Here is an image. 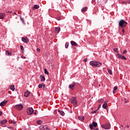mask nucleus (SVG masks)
<instances>
[{
  "label": "nucleus",
  "mask_w": 130,
  "mask_h": 130,
  "mask_svg": "<svg viewBox=\"0 0 130 130\" xmlns=\"http://www.w3.org/2000/svg\"><path fill=\"white\" fill-rule=\"evenodd\" d=\"M65 47H66V48H69V43H66L65 44Z\"/></svg>",
  "instance_id": "33"
},
{
  "label": "nucleus",
  "mask_w": 130,
  "mask_h": 130,
  "mask_svg": "<svg viewBox=\"0 0 130 130\" xmlns=\"http://www.w3.org/2000/svg\"><path fill=\"white\" fill-rule=\"evenodd\" d=\"M117 89V86H115L114 87V91H116V89Z\"/></svg>",
  "instance_id": "39"
},
{
  "label": "nucleus",
  "mask_w": 130,
  "mask_h": 130,
  "mask_svg": "<svg viewBox=\"0 0 130 130\" xmlns=\"http://www.w3.org/2000/svg\"><path fill=\"white\" fill-rule=\"evenodd\" d=\"M43 88V89H44V88H45V84H43V83H42V84H40L39 85V88L40 89H41V88Z\"/></svg>",
  "instance_id": "18"
},
{
  "label": "nucleus",
  "mask_w": 130,
  "mask_h": 130,
  "mask_svg": "<svg viewBox=\"0 0 130 130\" xmlns=\"http://www.w3.org/2000/svg\"><path fill=\"white\" fill-rule=\"evenodd\" d=\"M92 125L94 127H97V125H98V124H97V122H95V121H93L92 122Z\"/></svg>",
  "instance_id": "25"
},
{
  "label": "nucleus",
  "mask_w": 130,
  "mask_h": 130,
  "mask_svg": "<svg viewBox=\"0 0 130 130\" xmlns=\"http://www.w3.org/2000/svg\"><path fill=\"white\" fill-rule=\"evenodd\" d=\"M71 45H73V46H78V44H77V43H76V42H75L74 41H72L71 42Z\"/></svg>",
  "instance_id": "15"
},
{
  "label": "nucleus",
  "mask_w": 130,
  "mask_h": 130,
  "mask_svg": "<svg viewBox=\"0 0 130 130\" xmlns=\"http://www.w3.org/2000/svg\"><path fill=\"white\" fill-rule=\"evenodd\" d=\"M7 122H8V120H7V119L2 120L0 122L1 124H6V123H7Z\"/></svg>",
  "instance_id": "17"
},
{
  "label": "nucleus",
  "mask_w": 130,
  "mask_h": 130,
  "mask_svg": "<svg viewBox=\"0 0 130 130\" xmlns=\"http://www.w3.org/2000/svg\"><path fill=\"white\" fill-rule=\"evenodd\" d=\"M89 128H90V129H93L94 128L93 127V124H89Z\"/></svg>",
  "instance_id": "31"
},
{
  "label": "nucleus",
  "mask_w": 130,
  "mask_h": 130,
  "mask_svg": "<svg viewBox=\"0 0 130 130\" xmlns=\"http://www.w3.org/2000/svg\"><path fill=\"white\" fill-rule=\"evenodd\" d=\"M128 127H129V126H128V125H126L125 126L126 128H128Z\"/></svg>",
  "instance_id": "47"
},
{
  "label": "nucleus",
  "mask_w": 130,
  "mask_h": 130,
  "mask_svg": "<svg viewBox=\"0 0 130 130\" xmlns=\"http://www.w3.org/2000/svg\"><path fill=\"white\" fill-rule=\"evenodd\" d=\"M5 17H6V14L5 13H0V19H5Z\"/></svg>",
  "instance_id": "12"
},
{
  "label": "nucleus",
  "mask_w": 130,
  "mask_h": 130,
  "mask_svg": "<svg viewBox=\"0 0 130 130\" xmlns=\"http://www.w3.org/2000/svg\"><path fill=\"white\" fill-rule=\"evenodd\" d=\"M12 123H13V124H16V123H17V122L13 121Z\"/></svg>",
  "instance_id": "46"
},
{
  "label": "nucleus",
  "mask_w": 130,
  "mask_h": 130,
  "mask_svg": "<svg viewBox=\"0 0 130 130\" xmlns=\"http://www.w3.org/2000/svg\"><path fill=\"white\" fill-rule=\"evenodd\" d=\"M108 107V105H107V101H105L104 104L103 105V108L104 109H107Z\"/></svg>",
  "instance_id": "10"
},
{
  "label": "nucleus",
  "mask_w": 130,
  "mask_h": 130,
  "mask_svg": "<svg viewBox=\"0 0 130 130\" xmlns=\"http://www.w3.org/2000/svg\"><path fill=\"white\" fill-rule=\"evenodd\" d=\"M100 108H101V104L99 105L97 110H99V109H100Z\"/></svg>",
  "instance_id": "37"
},
{
  "label": "nucleus",
  "mask_w": 130,
  "mask_h": 130,
  "mask_svg": "<svg viewBox=\"0 0 130 130\" xmlns=\"http://www.w3.org/2000/svg\"><path fill=\"white\" fill-rule=\"evenodd\" d=\"M98 110H95V111H93L91 112V113L92 114H94V113H97V111H98Z\"/></svg>",
  "instance_id": "35"
},
{
  "label": "nucleus",
  "mask_w": 130,
  "mask_h": 130,
  "mask_svg": "<svg viewBox=\"0 0 130 130\" xmlns=\"http://www.w3.org/2000/svg\"><path fill=\"white\" fill-rule=\"evenodd\" d=\"M21 58H23V59L26 58V57L24 56H21Z\"/></svg>",
  "instance_id": "44"
},
{
  "label": "nucleus",
  "mask_w": 130,
  "mask_h": 130,
  "mask_svg": "<svg viewBox=\"0 0 130 130\" xmlns=\"http://www.w3.org/2000/svg\"><path fill=\"white\" fill-rule=\"evenodd\" d=\"M71 103L72 104H73L74 106H77V105H78V101H77L76 97H73L71 99Z\"/></svg>",
  "instance_id": "3"
},
{
  "label": "nucleus",
  "mask_w": 130,
  "mask_h": 130,
  "mask_svg": "<svg viewBox=\"0 0 130 130\" xmlns=\"http://www.w3.org/2000/svg\"><path fill=\"white\" fill-rule=\"evenodd\" d=\"M3 114V112L2 111H0V116Z\"/></svg>",
  "instance_id": "45"
},
{
  "label": "nucleus",
  "mask_w": 130,
  "mask_h": 130,
  "mask_svg": "<svg viewBox=\"0 0 130 130\" xmlns=\"http://www.w3.org/2000/svg\"><path fill=\"white\" fill-rule=\"evenodd\" d=\"M15 15H17V13L16 12H14Z\"/></svg>",
  "instance_id": "52"
},
{
  "label": "nucleus",
  "mask_w": 130,
  "mask_h": 130,
  "mask_svg": "<svg viewBox=\"0 0 130 130\" xmlns=\"http://www.w3.org/2000/svg\"><path fill=\"white\" fill-rule=\"evenodd\" d=\"M113 50L115 51V52H118V50L116 48H114Z\"/></svg>",
  "instance_id": "34"
},
{
  "label": "nucleus",
  "mask_w": 130,
  "mask_h": 130,
  "mask_svg": "<svg viewBox=\"0 0 130 130\" xmlns=\"http://www.w3.org/2000/svg\"><path fill=\"white\" fill-rule=\"evenodd\" d=\"M26 111L27 112V114L28 115H31L33 114V112H34V110L32 108H28L27 110Z\"/></svg>",
  "instance_id": "4"
},
{
  "label": "nucleus",
  "mask_w": 130,
  "mask_h": 130,
  "mask_svg": "<svg viewBox=\"0 0 130 130\" xmlns=\"http://www.w3.org/2000/svg\"><path fill=\"white\" fill-rule=\"evenodd\" d=\"M75 86H76V82H73L72 84L69 85V88L71 89V90H73Z\"/></svg>",
  "instance_id": "8"
},
{
  "label": "nucleus",
  "mask_w": 130,
  "mask_h": 130,
  "mask_svg": "<svg viewBox=\"0 0 130 130\" xmlns=\"http://www.w3.org/2000/svg\"><path fill=\"white\" fill-rule=\"evenodd\" d=\"M34 8L35 10H37V9H39V5H34Z\"/></svg>",
  "instance_id": "27"
},
{
  "label": "nucleus",
  "mask_w": 130,
  "mask_h": 130,
  "mask_svg": "<svg viewBox=\"0 0 130 130\" xmlns=\"http://www.w3.org/2000/svg\"><path fill=\"white\" fill-rule=\"evenodd\" d=\"M127 25V22L123 19L120 20L119 22V27H121V28H125V27H126Z\"/></svg>",
  "instance_id": "2"
},
{
  "label": "nucleus",
  "mask_w": 130,
  "mask_h": 130,
  "mask_svg": "<svg viewBox=\"0 0 130 130\" xmlns=\"http://www.w3.org/2000/svg\"><path fill=\"white\" fill-rule=\"evenodd\" d=\"M20 49L22 51H24V47L22 45L20 46Z\"/></svg>",
  "instance_id": "36"
},
{
  "label": "nucleus",
  "mask_w": 130,
  "mask_h": 130,
  "mask_svg": "<svg viewBox=\"0 0 130 130\" xmlns=\"http://www.w3.org/2000/svg\"><path fill=\"white\" fill-rule=\"evenodd\" d=\"M115 92H116L115 90H113V93L114 94V93H115Z\"/></svg>",
  "instance_id": "50"
},
{
  "label": "nucleus",
  "mask_w": 130,
  "mask_h": 130,
  "mask_svg": "<svg viewBox=\"0 0 130 130\" xmlns=\"http://www.w3.org/2000/svg\"><path fill=\"white\" fill-rule=\"evenodd\" d=\"M45 126H44V125H41V126H40V129H41V130H44V128H46Z\"/></svg>",
  "instance_id": "26"
},
{
  "label": "nucleus",
  "mask_w": 130,
  "mask_h": 130,
  "mask_svg": "<svg viewBox=\"0 0 130 130\" xmlns=\"http://www.w3.org/2000/svg\"><path fill=\"white\" fill-rule=\"evenodd\" d=\"M108 72L110 75H111L112 74V71H111V70L109 69H108Z\"/></svg>",
  "instance_id": "30"
},
{
  "label": "nucleus",
  "mask_w": 130,
  "mask_h": 130,
  "mask_svg": "<svg viewBox=\"0 0 130 130\" xmlns=\"http://www.w3.org/2000/svg\"><path fill=\"white\" fill-rule=\"evenodd\" d=\"M40 79L41 82H44V81H45V77L44 76L40 75Z\"/></svg>",
  "instance_id": "14"
},
{
  "label": "nucleus",
  "mask_w": 130,
  "mask_h": 130,
  "mask_svg": "<svg viewBox=\"0 0 130 130\" xmlns=\"http://www.w3.org/2000/svg\"><path fill=\"white\" fill-rule=\"evenodd\" d=\"M37 124H41V123H42V120H39L37 121Z\"/></svg>",
  "instance_id": "28"
},
{
  "label": "nucleus",
  "mask_w": 130,
  "mask_h": 130,
  "mask_svg": "<svg viewBox=\"0 0 130 130\" xmlns=\"http://www.w3.org/2000/svg\"><path fill=\"white\" fill-rule=\"evenodd\" d=\"M6 55H8V56H11V55H12V52H11L9 51H6Z\"/></svg>",
  "instance_id": "23"
},
{
  "label": "nucleus",
  "mask_w": 130,
  "mask_h": 130,
  "mask_svg": "<svg viewBox=\"0 0 130 130\" xmlns=\"http://www.w3.org/2000/svg\"><path fill=\"white\" fill-rule=\"evenodd\" d=\"M102 128H104L105 129H109L110 128V124L107 123L105 125H101Z\"/></svg>",
  "instance_id": "5"
},
{
  "label": "nucleus",
  "mask_w": 130,
  "mask_h": 130,
  "mask_svg": "<svg viewBox=\"0 0 130 130\" xmlns=\"http://www.w3.org/2000/svg\"><path fill=\"white\" fill-rule=\"evenodd\" d=\"M19 70H21V67H19Z\"/></svg>",
  "instance_id": "53"
},
{
  "label": "nucleus",
  "mask_w": 130,
  "mask_h": 130,
  "mask_svg": "<svg viewBox=\"0 0 130 130\" xmlns=\"http://www.w3.org/2000/svg\"><path fill=\"white\" fill-rule=\"evenodd\" d=\"M20 20L23 24H25V21H24V18H22V17H20Z\"/></svg>",
  "instance_id": "32"
},
{
  "label": "nucleus",
  "mask_w": 130,
  "mask_h": 130,
  "mask_svg": "<svg viewBox=\"0 0 130 130\" xmlns=\"http://www.w3.org/2000/svg\"><path fill=\"white\" fill-rule=\"evenodd\" d=\"M95 130H99V128H96Z\"/></svg>",
  "instance_id": "51"
},
{
  "label": "nucleus",
  "mask_w": 130,
  "mask_h": 130,
  "mask_svg": "<svg viewBox=\"0 0 130 130\" xmlns=\"http://www.w3.org/2000/svg\"><path fill=\"white\" fill-rule=\"evenodd\" d=\"M56 112H57V110H55L54 111V114H56Z\"/></svg>",
  "instance_id": "42"
},
{
  "label": "nucleus",
  "mask_w": 130,
  "mask_h": 130,
  "mask_svg": "<svg viewBox=\"0 0 130 130\" xmlns=\"http://www.w3.org/2000/svg\"><path fill=\"white\" fill-rule=\"evenodd\" d=\"M89 64L91 67H94L96 68H100V67L102 66V62H98L97 61H91L89 62Z\"/></svg>",
  "instance_id": "1"
},
{
  "label": "nucleus",
  "mask_w": 130,
  "mask_h": 130,
  "mask_svg": "<svg viewBox=\"0 0 130 130\" xmlns=\"http://www.w3.org/2000/svg\"><path fill=\"white\" fill-rule=\"evenodd\" d=\"M34 114H36V112H35V113H34Z\"/></svg>",
  "instance_id": "54"
},
{
  "label": "nucleus",
  "mask_w": 130,
  "mask_h": 130,
  "mask_svg": "<svg viewBox=\"0 0 130 130\" xmlns=\"http://www.w3.org/2000/svg\"><path fill=\"white\" fill-rule=\"evenodd\" d=\"M60 31V27H57L55 28V33H59Z\"/></svg>",
  "instance_id": "11"
},
{
  "label": "nucleus",
  "mask_w": 130,
  "mask_h": 130,
  "mask_svg": "<svg viewBox=\"0 0 130 130\" xmlns=\"http://www.w3.org/2000/svg\"><path fill=\"white\" fill-rule=\"evenodd\" d=\"M10 90H11L13 91H15V89H16V88H15V85L14 84L10 85Z\"/></svg>",
  "instance_id": "16"
},
{
  "label": "nucleus",
  "mask_w": 130,
  "mask_h": 130,
  "mask_svg": "<svg viewBox=\"0 0 130 130\" xmlns=\"http://www.w3.org/2000/svg\"><path fill=\"white\" fill-rule=\"evenodd\" d=\"M98 103L102 104V103H103L104 102V100H103V99H100L98 101Z\"/></svg>",
  "instance_id": "21"
},
{
  "label": "nucleus",
  "mask_w": 130,
  "mask_h": 130,
  "mask_svg": "<svg viewBox=\"0 0 130 130\" xmlns=\"http://www.w3.org/2000/svg\"><path fill=\"white\" fill-rule=\"evenodd\" d=\"M15 108H16V109H17V110H22V109L24 108V107L21 104H19L15 105Z\"/></svg>",
  "instance_id": "6"
},
{
  "label": "nucleus",
  "mask_w": 130,
  "mask_h": 130,
  "mask_svg": "<svg viewBox=\"0 0 130 130\" xmlns=\"http://www.w3.org/2000/svg\"><path fill=\"white\" fill-rule=\"evenodd\" d=\"M37 51L38 52H40V49L37 48Z\"/></svg>",
  "instance_id": "40"
},
{
  "label": "nucleus",
  "mask_w": 130,
  "mask_h": 130,
  "mask_svg": "<svg viewBox=\"0 0 130 130\" xmlns=\"http://www.w3.org/2000/svg\"><path fill=\"white\" fill-rule=\"evenodd\" d=\"M78 119H79V120H80L81 121H83V120H84L85 117L83 116H79Z\"/></svg>",
  "instance_id": "19"
},
{
  "label": "nucleus",
  "mask_w": 130,
  "mask_h": 130,
  "mask_svg": "<svg viewBox=\"0 0 130 130\" xmlns=\"http://www.w3.org/2000/svg\"><path fill=\"white\" fill-rule=\"evenodd\" d=\"M7 102H2L0 103V106H5V105H6V104H7Z\"/></svg>",
  "instance_id": "22"
},
{
  "label": "nucleus",
  "mask_w": 130,
  "mask_h": 130,
  "mask_svg": "<svg viewBox=\"0 0 130 130\" xmlns=\"http://www.w3.org/2000/svg\"><path fill=\"white\" fill-rule=\"evenodd\" d=\"M44 72L46 75H49L48 71H47V70H46V69H44Z\"/></svg>",
  "instance_id": "29"
},
{
  "label": "nucleus",
  "mask_w": 130,
  "mask_h": 130,
  "mask_svg": "<svg viewBox=\"0 0 130 130\" xmlns=\"http://www.w3.org/2000/svg\"><path fill=\"white\" fill-rule=\"evenodd\" d=\"M57 20H58V21H60V17H58Z\"/></svg>",
  "instance_id": "48"
},
{
  "label": "nucleus",
  "mask_w": 130,
  "mask_h": 130,
  "mask_svg": "<svg viewBox=\"0 0 130 130\" xmlns=\"http://www.w3.org/2000/svg\"><path fill=\"white\" fill-rule=\"evenodd\" d=\"M84 61H85V62L86 61H88V59H87V58L84 59Z\"/></svg>",
  "instance_id": "43"
},
{
  "label": "nucleus",
  "mask_w": 130,
  "mask_h": 130,
  "mask_svg": "<svg viewBox=\"0 0 130 130\" xmlns=\"http://www.w3.org/2000/svg\"><path fill=\"white\" fill-rule=\"evenodd\" d=\"M58 112H59L60 115H61L62 116H64V112L62 111H60V110H58Z\"/></svg>",
  "instance_id": "24"
},
{
  "label": "nucleus",
  "mask_w": 130,
  "mask_h": 130,
  "mask_svg": "<svg viewBox=\"0 0 130 130\" xmlns=\"http://www.w3.org/2000/svg\"><path fill=\"white\" fill-rule=\"evenodd\" d=\"M117 56L118 58H121V59H124L125 60H126V57H125V56H123L122 54L117 53Z\"/></svg>",
  "instance_id": "7"
},
{
  "label": "nucleus",
  "mask_w": 130,
  "mask_h": 130,
  "mask_svg": "<svg viewBox=\"0 0 130 130\" xmlns=\"http://www.w3.org/2000/svg\"><path fill=\"white\" fill-rule=\"evenodd\" d=\"M29 95H30V91L27 90L26 92H24V96L29 97Z\"/></svg>",
  "instance_id": "13"
},
{
  "label": "nucleus",
  "mask_w": 130,
  "mask_h": 130,
  "mask_svg": "<svg viewBox=\"0 0 130 130\" xmlns=\"http://www.w3.org/2000/svg\"><path fill=\"white\" fill-rule=\"evenodd\" d=\"M127 51L126 50H124L123 51V54H124V53H126Z\"/></svg>",
  "instance_id": "41"
},
{
  "label": "nucleus",
  "mask_w": 130,
  "mask_h": 130,
  "mask_svg": "<svg viewBox=\"0 0 130 130\" xmlns=\"http://www.w3.org/2000/svg\"><path fill=\"white\" fill-rule=\"evenodd\" d=\"M22 41H23V42H24V43H28V42H29V39H28V38L26 37V38H22L21 39Z\"/></svg>",
  "instance_id": "9"
},
{
  "label": "nucleus",
  "mask_w": 130,
  "mask_h": 130,
  "mask_svg": "<svg viewBox=\"0 0 130 130\" xmlns=\"http://www.w3.org/2000/svg\"><path fill=\"white\" fill-rule=\"evenodd\" d=\"M87 10H88V7H84L82 9L81 12L82 13H84V12H86Z\"/></svg>",
  "instance_id": "20"
},
{
  "label": "nucleus",
  "mask_w": 130,
  "mask_h": 130,
  "mask_svg": "<svg viewBox=\"0 0 130 130\" xmlns=\"http://www.w3.org/2000/svg\"><path fill=\"white\" fill-rule=\"evenodd\" d=\"M122 32H123V33H124V29H122Z\"/></svg>",
  "instance_id": "49"
},
{
  "label": "nucleus",
  "mask_w": 130,
  "mask_h": 130,
  "mask_svg": "<svg viewBox=\"0 0 130 130\" xmlns=\"http://www.w3.org/2000/svg\"><path fill=\"white\" fill-rule=\"evenodd\" d=\"M45 128L43 130H49V128H48L47 126H45Z\"/></svg>",
  "instance_id": "38"
}]
</instances>
